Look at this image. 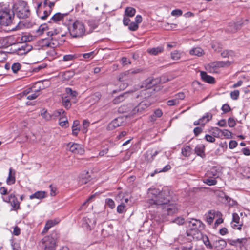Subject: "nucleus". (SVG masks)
I'll list each match as a JSON object with an SVG mask.
<instances>
[{"mask_svg": "<svg viewBox=\"0 0 250 250\" xmlns=\"http://www.w3.org/2000/svg\"><path fill=\"white\" fill-rule=\"evenodd\" d=\"M147 194L148 203L161 208L163 215H171L178 212L179 206L172 200L169 189H164L161 191L156 188H150Z\"/></svg>", "mask_w": 250, "mask_h": 250, "instance_id": "obj_1", "label": "nucleus"}, {"mask_svg": "<svg viewBox=\"0 0 250 250\" xmlns=\"http://www.w3.org/2000/svg\"><path fill=\"white\" fill-rule=\"evenodd\" d=\"M153 82V79L150 78L147 79L145 81L144 83L145 86H142V87H145L146 89L141 91L140 96L144 97L145 99L140 102L132 110L128 109L125 111L126 112L130 111L132 115L136 113H141L150 105L151 103L146 99V98L149 97L151 95V88L154 84Z\"/></svg>", "mask_w": 250, "mask_h": 250, "instance_id": "obj_2", "label": "nucleus"}, {"mask_svg": "<svg viewBox=\"0 0 250 250\" xmlns=\"http://www.w3.org/2000/svg\"><path fill=\"white\" fill-rule=\"evenodd\" d=\"M188 230L186 233L187 238L186 240H182L183 236H179L178 241L180 243H185L187 242H191L192 239H194L195 234L197 233H201V230L204 229V225L199 220L192 219L188 222Z\"/></svg>", "mask_w": 250, "mask_h": 250, "instance_id": "obj_3", "label": "nucleus"}, {"mask_svg": "<svg viewBox=\"0 0 250 250\" xmlns=\"http://www.w3.org/2000/svg\"><path fill=\"white\" fill-rule=\"evenodd\" d=\"M15 15L13 11L4 6L0 9V25L3 26L11 25L13 23Z\"/></svg>", "mask_w": 250, "mask_h": 250, "instance_id": "obj_4", "label": "nucleus"}, {"mask_svg": "<svg viewBox=\"0 0 250 250\" xmlns=\"http://www.w3.org/2000/svg\"><path fill=\"white\" fill-rule=\"evenodd\" d=\"M69 32L73 38L82 37L85 35V27L81 21H77L69 27Z\"/></svg>", "mask_w": 250, "mask_h": 250, "instance_id": "obj_5", "label": "nucleus"}, {"mask_svg": "<svg viewBox=\"0 0 250 250\" xmlns=\"http://www.w3.org/2000/svg\"><path fill=\"white\" fill-rule=\"evenodd\" d=\"M57 235L52 233L50 235L44 237L42 240V247L45 250H55L57 247Z\"/></svg>", "mask_w": 250, "mask_h": 250, "instance_id": "obj_6", "label": "nucleus"}, {"mask_svg": "<svg viewBox=\"0 0 250 250\" xmlns=\"http://www.w3.org/2000/svg\"><path fill=\"white\" fill-rule=\"evenodd\" d=\"M33 4L36 8L38 16L42 20L45 19L51 12L50 7L42 5V2L39 0H34Z\"/></svg>", "mask_w": 250, "mask_h": 250, "instance_id": "obj_7", "label": "nucleus"}, {"mask_svg": "<svg viewBox=\"0 0 250 250\" xmlns=\"http://www.w3.org/2000/svg\"><path fill=\"white\" fill-rule=\"evenodd\" d=\"M231 61H217L210 62L206 66V69L210 73H216L220 68L228 67L232 63Z\"/></svg>", "mask_w": 250, "mask_h": 250, "instance_id": "obj_8", "label": "nucleus"}, {"mask_svg": "<svg viewBox=\"0 0 250 250\" xmlns=\"http://www.w3.org/2000/svg\"><path fill=\"white\" fill-rule=\"evenodd\" d=\"M66 95H63L62 97V101L63 105L66 109H69L71 106V100L76 97L78 94L76 91H73L70 88H66L65 89Z\"/></svg>", "mask_w": 250, "mask_h": 250, "instance_id": "obj_9", "label": "nucleus"}, {"mask_svg": "<svg viewBox=\"0 0 250 250\" xmlns=\"http://www.w3.org/2000/svg\"><path fill=\"white\" fill-rule=\"evenodd\" d=\"M18 15L21 18L28 17L30 14L29 7L26 2L22 1L18 4L17 8Z\"/></svg>", "mask_w": 250, "mask_h": 250, "instance_id": "obj_10", "label": "nucleus"}, {"mask_svg": "<svg viewBox=\"0 0 250 250\" xmlns=\"http://www.w3.org/2000/svg\"><path fill=\"white\" fill-rule=\"evenodd\" d=\"M3 200L10 204L12 207L11 210L17 211L20 209V202L14 194H11L7 198H3Z\"/></svg>", "mask_w": 250, "mask_h": 250, "instance_id": "obj_11", "label": "nucleus"}, {"mask_svg": "<svg viewBox=\"0 0 250 250\" xmlns=\"http://www.w3.org/2000/svg\"><path fill=\"white\" fill-rule=\"evenodd\" d=\"M142 70L140 68H134L121 73L119 77V80L121 82L128 80L131 78V76L141 72Z\"/></svg>", "mask_w": 250, "mask_h": 250, "instance_id": "obj_12", "label": "nucleus"}, {"mask_svg": "<svg viewBox=\"0 0 250 250\" xmlns=\"http://www.w3.org/2000/svg\"><path fill=\"white\" fill-rule=\"evenodd\" d=\"M67 146L69 148L70 151L74 154L82 155L84 152L83 146L77 143H69L68 144Z\"/></svg>", "mask_w": 250, "mask_h": 250, "instance_id": "obj_13", "label": "nucleus"}, {"mask_svg": "<svg viewBox=\"0 0 250 250\" xmlns=\"http://www.w3.org/2000/svg\"><path fill=\"white\" fill-rule=\"evenodd\" d=\"M222 168L219 166H213L206 173L207 177L217 178L219 177Z\"/></svg>", "mask_w": 250, "mask_h": 250, "instance_id": "obj_14", "label": "nucleus"}, {"mask_svg": "<svg viewBox=\"0 0 250 250\" xmlns=\"http://www.w3.org/2000/svg\"><path fill=\"white\" fill-rule=\"evenodd\" d=\"M96 224V220L94 218L84 217L83 219V226L88 230H91Z\"/></svg>", "mask_w": 250, "mask_h": 250, "instance_id": "obj_15", "label": "nucleus"}, {"mask_svg": "<svg viewBox=\"0 0 250 250\" xmlns=\"http://www.w3.org/2000/svg\"><path fill=\"white\" fill-rule=\"evenodd\" d=\"M194 239H202L205 246L209 249H213L212 245L210 243L208 238L206 235H203L201 233H197L195 234Z\"/></svg>", "mask_w": 250, "mask_h": 250, "instance_id": "obj_16", "label": "nucleus"}, {"mask_svg": "<svg viewBox=\"0 0 250 250\" xmlns=\"http://www.w3.org/2000/svg\"><path fill=\"white\" fill-rule=\"evenodd\" d=\"M221 215V213L219 211L214 210H210L206 215L207 222L210 225L213 222L215 216L220 217Z\"/></svg>", "mask_w": 250, "mask_h": 250, "instance_id": "obj_17", "label": "nucleus"}, {"mask_svg": "<svg viewBox=\"0 0 250 250\" xmlns=\"http://www.w3.org/2000/svg\"><path fill=\"white\" fill-rule=\"evenodd\" d=\"M231 226L235 229H241L242 224L240 222V217L238 214L236 213L232 214Z\"/></svg>", "mask_w": 250, "mask_h": 250, "instance_id": "obj_18", "label": "nucleus"}, {"mask_svg": "<svg viewBox=\"0 0 250 250\" xmlns=\"http://www.w3.org/2000/svg\"><path fill=\"white\" fill-rule=\"evenodd\" d=\"M16 171L12 168H10L9 169L8 176L6 179V183L11 185L14 184L15 183L16 178Z\"/></svg>", "mask_w": 250, "mask_h": 250, "instance_id": "obj_19", "label": "nucleus"}, {"mask_svg": "<svg viewBox=\"0 0 250 250\" xmlns=\"http://www.w3.org/2000/svg\"><path fill=\"white\" fill-rule=\"evenodd\" d=\"M200 76L202 80L204 82L210 84H213L215 83V79L213 77L208 75L206 72L201 71Z\"/></svg>", "mask_w": 250, "mask_h": 250, "instance_id": "obj_20", "label": "nucleus"}, {"mask_svg": "<svg viewBox=\"0 0 250 250\" xmlns=\"http://www.w3.org/2000/svg\"><path fill=\"white\" fill-rule=\"evenodd\" d=\"M247 242V239L246 238L237 239L232 240L230 242L231 245L241 248L245 246Z\"/></svg>", "mask_w": 250, "mask_h": 250, "instance_id": "obj_21", "label": "nucleus"}, {"mask_svg": "<svg viewBox=\"0 0 250 250\" xmlns=\"http://www.w3.org/2000/svg\"><path fill=\"white\" fill-rule=\"evenodd\" d=\"M227 245L226 242L223 239H219L214 242L213 244V248L217 250L223 249Z\"/></svg>", "mask_w": 250, "mask_h": 250, "instance_id": "obj_22", "label": "nucleus"}, {"mask_svg": "<svg viewBox=\"0 0 250 250\" xmlns=\"http://www.w3.org/2000/svg\"><path fill=\"white\" fill-rule=\"evenodd\" d=\"M120 118H116L111 121L107 125V129L108 130H112L116 127L121 125V122L119 121L121 120Z\"/></svg>", "mask_w": 250, "mask_h": 250, "instance_id": "obj_23", "label": "nucleus"}, {"mask_svg": "<svg viewBox=\"0 0 250 250\" xmlns=\"http://www.w3.org/2000/svg\"><path fill=\"white\" fill-rule=\"evenodd\" d=\"M205 146L203 144H199L196 146L195 148V152L199 156L202 158L205 157V154L204 152Z\"/></svg>", "mask_w": 250, "mask_h": 250, "instance_id": "obj_24", "label": "nucleus"}, {"mask_svg": "<svg viewBox=\"0 0 250 250\" xmlns=\"http://www.w3.org/2000/svg\"><path fill=\"white\" fill-rule=\"evenodd\" d=\"M164 47L163 46H159L156 47L149 48L147 49V52L152 55H157L164 51Z\"/></svg>", "mask_w": 250, "mask_h": 250, "instance_id": "obj_25", "label": "nucleus"}, {"mask_svg": "<svg viewBox=\"0 0 250 250\" xmlns=\"http://www.w3.org/2000/svg\"><path fill=\"white\" fill-rule=\"evenodd\" d=\"M31 49L32 46L31 45L24 44L18 49V54L19 55L25 54L30 51Z\"/></svg>", "mask_w": 250, "mask_h": 250, "instance_id": "obj_26", "label": "nucleus"}, {"mask_svg": "<svg viewBox=\"0 0 250 250\" xmlns=\"http://www.w3.org/2000/svg\"><path fill=\"white\" fill-rule=\"evenodd\" d=\"M58 45V43L56 41H54L53 38L51 40H45L43 41V46L55 48Z\"/></svg>", "mask_w": 250, "mask_h": 250, "instance_id": "obj_27", "label": "nucleus"}, {"mask_svg": "<svg viewBox=\"0 0 250 250\" xmlns=\"http://www.w3.org/2000/svg\"><path fill=\"white\" fill-rule=\"evenodd\" d=\"M46 197V193L44 191H38L29 196L30 199L36 198L42 199Z\"/></svg>", "mask_w": 250, "mask_h": 250, "instance_id": "obj_28", "label": "nucleus"}, {"mask_svg": "<svg viewBox=\"0 0 250 250\" xmlns=\"http://www.w3.org/2000/svg\"><path fill=\"white\" fill-rule=\"evenodd\" d=\"M189 53L191 55L201 56L204 53V50L200 47H194L190 50Z\"/></svg>", "mask_w": 250, "mask_h": 250, "instance_id": "obj_29", "label": "nucleus"}, {"mask_svg": "<svg viewBox=\"0 0 250 250\" xmlns=\"http://www.w3.org/2000/svg\"><path fill=\"white\" fill-rule=\"evenodd\" d=\"M129 92H125L121 94L114 99L113 103L114 104H118L121 102L123 101L127 97Z\"/></svg>", "mask_w": 250, "mask_h": 250, "instance_id": "obj_30", "label": "nucleus"}, {"mask_svg": "<svg viewBox=\"0 0 250 250\" xmlns=\"http://www.w3.org/2000/svg\"><path fill=\"white\" fill-rule=\"evenodd\" d=\"M67 16L66 14H61L60 13H57L54 14L51 18V20L55 22H58L62 20Z\"/></svg>", "mask_w": 250, "mask_h": 250, "instance_id": "obj_31", "label": "nucleus"}, {"mask_svg": "<svg viewBox=\"0 0 250 250\" xmlns=\"http://www.w3.org/2000/svg\"><path fill=\"white\" fill-rule=\"evenodd\" d=\"M212 117V115L210 113H207L204 116L199 119L201 122V125H204L209 122Z\"/></svg>", "mask_w": 250, "mask_h": 250, "instance_id": "obj_32", "label": "nucleus"}, {"mask_svg": "<svg viewBox=\"0 0 250 250\" xmlns=\"http://www.w3.org/2000/svg\"><path fill=\"white\" fill-rule=\"evenodd\" d=\"M79 122L78 120H75L73 122V125L72 126V134L74 136H77L80 131L79 127Z\"/></svg>", "mask_w": 250, "mask_h": 250, "instance_id": "obj_33", "label": "nucleus"}, {"mask_svg": "<svg viewBox=\"0 0 250 250\" xmlns=\"http://www.w3.org/2000/svg\"><path fill=\"white\" fill-rule=\"evenodd\" d=\"M57 222L55 220H48L46 222L42 232H46L50 228L54 226Z\"/></svg>", "mask_w": 250, "mask_h": 250, "instance_id": "obj_34", "label": "nucleus"}, {"mask_svg": "<svg viewBox=\"0 0 250 250\" xmlns=\"http://www.w3.org/2000/svg\"><path fill=\"white\" fill-rule=\"evenodd\" d=\"M171 169V166L169 165H167L165 166L163 169H156L153 173L151 174V176L153 177L156 173H160V172H165L167 171L168 170Z\"/></svg>", "mask_w": 250, "mask_h": 250, "instance_id": "obj_35", "label": "nucleus"}, {"mask_svg": "<svg viewBox=\"0 0 250 250\" xmlns=\"http://www.w3.org/2000/svg\"><path fill=\"white\" fill-rule=\"evenodd\" d=\"M136 13V10L132 7H127L125 12V16L128 17H133Z\"/></svg>", "mask_w": 250, "mask_h": 250, "instance_id": "obj_36", "label": "nucleus"}, {"mask_svg": "<svg viewBox=\"0 0 250 250\" xmlns=\"http://www.w3.org/2000/svg\"><path fill=\"white\" fill-rule=\"evenodd\" d=\"M182 53L178 50H174L171 53V58L173 60H178L180 59Z\"/></svg>", "mask_w": 250, "mask_h": 250, "instance_id": "obj_37", "label": "nucleus"}, {"mask_svg": "<svg viewBox=\"0 0 250 250\" xmlns=\"http://www.w3.org/2000/svg\"><path fill=\"white\" fill-rule=\"evenodd\" d=\"M191 152V148L189 146H187L182 149L181 152L184 156L188 157L190 155Z\"/></svg>", "mask_w": 250, "mask_h": 250, "instance_id": "obj_38", "label": "nucleus"}, {"mask_svg": "<svg viewBox=\"0 0 250 250\" xmlns=\"http://www.w3.org/2000/svg\"><path fill=\"white\" fill-rule=\"evenodd\" d=\"M221 55L223 58L232 57L234 56V53L231 50H226L221 52Z\"/></svg>", "mask_w": 250, "mask_h": 250, "instance_id": "obj_39", "label": "nucleus"}, {"mask_svg": "<svg viewBox=\"0 0 250 250\" xmlns=\"http://www.w3.org/2000/svg\"><path fill=\"white\" fill-rule=\"evenodd\" d=\"M212 178H206L203 180V182L208 186H213L217 184V181L215 180L216 178L211 179Z\"/></svg>", "mask_w": 250, "mask_h": 250, "instance_id": "obj_40", "label": "nucleus"}, {"mask_svg": "<svg viewBox=\"0 0 250 250\" xmlns=\"http://www.w3.org/2000/svg\"><path fill=\"white\" fill-rule=\"evenodd\" d=\"M241 173L243 176L247 178H250V168L249 167H243L242 168Z\"/></svg>", "mask_w": 250, "mask_h": 250, "instance_id": "obj_41", "label": "nucleus"}, {"mask_svg": "<svg viewBox=\"0 0 250 250\" xmlns=\"http://www.w3.org/2000/svg\"><path fill=\"white\" fill-rule=\"evenodd\" d=\"M59 123L62 127H66L68 126V122L66 116L60 117Z\"/></svg>", "mask_w": 250, "mask_h": 250, "instance_id": "obj_42", "label": "nucleus"}, {"mask_svg": "<svg viewBox=\"0 0 250 250\" xmlns=\"http://www.w3.org/2000/svg\"><path fill=\"white\" fill-rule=\"evenodd\" d=\"M89 124H90V123L88 120H84L83 121L82 131L83 133H85L87 132V128L89 126Z\"/></svg>", "mask_w": 250, "mask_h": 250, "instance_id": "obj_43", "label": "nucleus"}, {"mask_svg": "<svg viewBox=\"0 0 250 250\" xmlns=\"http://www.w3.org/2000/svg\"><path fill=\"white\" fill-rule=\"evenodd\" d=\"M221 137L224 136L227 138H231L232 137V133L227 129H223L221 131Z\"/></svg>", "mask_w": 250, "mask_h": 250, "instance_id": "obj_44", "label": "nucleus"}, {"mask_svg": "<svg viewBox=\"0 0 250 250\" xmlns=\"http://www.w3.org/2000/svg\"><path fill=\"white\" fill-rule=\"evenodd\" d=\"M48 30V26L47 24H44L41 25L38 29L37 30V32L39 34H42L44 33V31H46Z\"/></svg>", "mask_w": 250, "mask_h": 250, "instance_id": "obj_45", "label": "nucleus"}, {"mask_svg": "<svg viewBox=\"0 0 250 250\" xmlns=\"http://www.w3.org/2000/svg\"><path fill=\"white\" fill-rule=\"evenodd\" d=\"M21 65L19 63H14L11 66L12 71L14 73H16L21 68Z\"/></svg>", "mask_w": 250, "mask_h": 250, "instance_id": "obj_46", "label": "nucleus"}, {"mask_svg": "<svg viewBox=\"0 0 250 250\" xmlns=\"http://www.w3.org/2000/svg\"><path fill=\"white\" fill-rule=\"evenodd\" d=\"M53 115L57 117H64L65 116V111L63 109H59L54 112Z\"/></svg>", "mask_w": 250, "mask_h": 250, "instance_id": "obj_47", "label": "nucleus"}, {"mask_svg": "<svg viewBox=\"0 0 250 250\" xmlns=\"http://www.w3.org/2000/svg\"><path fill=\"white\" fill-rule=\"evenodd\" d=\"M213 134L214 137L220 138L221 137V131L222 130L218 127H214L213 129Z\"/></svg>", "mask_w": 250, "mask_h": 250, "instance_id": "obj_48", "label": "nucleus"}, {"mask_svg": "<svg viewBox=\"0 0 250 250\" xmlns=\"http://www.w3.org/2000/svg\"><path fill=\"white\" fill-rule=\"evenodd\" d=\"M42 116L46 120L49 121L51 119V116L46 110H42L41 112Z\"/></svg>", "mask_w": 250, "mask_h": 250, "instance_id": "obj_49", "label": "nucleus"}, {"mask_svg": "<svg viewBox=\"0 0 250 250\" xmlns=\"http://www.w3.org/2000/svg\"><path fill=\"white\" fill-rule=\"evenodd\" d=\"M40 95V91L36 90L35 93H32L30 95H28L27 96V99L28 100H34L39 95Z\"/></svg>", "mask_w": 250, "mask_h": 250, "instance_id": "obj_50", "label": "nucleus"}, {"mask_svg": "<svg viewBox=\"0 0 250 250\" xmlns=\"http://www.w3.org/2000/svg\"><path fill=\"white\" fill-rule=\"evenodd\" d=\"M105 203L106 205L112 209L114 208L115 207L114 201L111 199L108 198L106 199Z\"/></svg>", "mask_w": 250, "mask_h": 250, "instance_id": "obj_51", "label": "nucleus"}, {"mask_svg": "<svg viewBox=\"0 0 250 250\" xmlns=\"http://www.w3.org/2000/svg\"><path fill=\"white\" fill-rule=\"evenodd\" d=\"M125 203L121 202L117 207V211L119 213H123L125 211Z\"/></svg>", "mask_w": 250, "mask_h": 250, "instance_id": "obj_52", "label": "nucleus"}, {"mask_svg": "<svg viewBox=\"0 0 250 250\" xmlns=\"http://www.w3.org/2000/svg\"><path fill=\"white\" fill-rule=\"evenodd\" d=\"M179 104L178 100L174 97V99L167 101V104L169 106H174Z\"/></svg>", "mask_w": 250, "mask_h": 250, "instance_id": "obj_53", "label": "nucleus"}, {"mask_svg": "<svg viewBox=\"0 0 250 250\" xmlns=\"http://www.w3.org/2000/svg\"><path fill=\"white\" fill-rule=\"evenodd\" d=\"M239 96V91L238 90H234L230 93V97L233 100H237Z\"/></svg>", "mask_w": 250, "mask_h": 250, "instance_id": "obj_54", "label": "nucleus"}, {"mask_svg": "<svg viewBox=\"0 0 250 250\" xmlns=\"http://www.w3.org/2000/svg\"><path fill=\"white\" fill-rule=\"evenodd\" d=\"M128 28L131 31H136L138 28V25L136 22H132L129 25Z\"/></svg>", "mask_w": 250, "mask_h": 250, "instance_id": "obj_55", "label": "nucleus"}, {"mask_svg": "<svg viewBox=\"0 0 250 250\" xmlns=\"http://www.w3.org/2000/svg\"><path fill=\"white\" fill-rule=\"evenodd\" d=\"M125 198V194L122 192H120L116 197L115 200L118 202H123L122 200Z\"/></svg>", "mask_w": 250, "mask_h": 250, "instance_id": "obj_56", "label": "nucleus"}, {"mask_svg": "<svg viewBox=\"0 0 250 250\" xmlns=\"http://www.w3.org/2000/svg\"><path fill=\"white\" fill-rule=\"evenodd\" d=\"M75 58V56L72 54L65 55L63 57V60L64 61H70L74 60Z\"/></svg>", "mask_w": 250, "mask_h": 250, "instance_id": "obj_57", "label": "nucleus"}, {"mask_svg": "<svg viewBox=\"0 0 250 250\" xmlns=\"http://www.w3.org/2000/svg\"><path fill=\"white\" fill-rule=\"evenodd\" d=\"M185 94L183 92H179L175 95L176 99L178 100L180 102V100H183L185 98Z\"/></svg>", "mask_w": 250, "mask_h": 250, "instance_id": "obj_58", "label": "nucleus"}, {"mask_svg": "<svg viewBox=\"0 0 250 250\" xmlns=\"http://www.w3.org/2000/svg\"><path fill=\"white\" fill-rule=\"evenodd\" d=\"M121 63L123 65L130 64L131 62L126 57H123L121 59Z\"/></svg>", "mask_w": 250, "mask_h": 250, "instance_id": "obj_59", "label": "nucleus"}, {"mask_svg": "<svg viewBox=\"0 0 250 250\" xmlns=\"http://www.w3.org/2000/svg\"><path fill=\"white\" fill-rule=\"evenodd\" d=\"M237 142L234 140H231L229 142V147L230 149H233L237 146Z\"/></svg>", "mask_w": 250, "mask_h": 250, "instance_id": "obj_60", "label": "nucleus"}, {"mask_svg": "<svg viewBox=\"0 0 250 250\" xmlns=\"http://www.w3.org/2000/svg\"><path fill=\"white\" fill-rule=\"evenodd\" d=\"M228 125L229 127H234L236 125V122L233 118H229L228 119Z\"/></svg>", "mask_w": 250, "mask_h": 250, "instance_id": "obj_61", "label": "nucleus"}, {"mask_svg": "<svg viewBox=\"0 0 250 250\" xmlns=\"http://www.w3.org/2000/svg\"><path fill=\"white\" fill-rule=\"evenodd\" d=\"M171 14L172 16H179L182 15V11L180 9H175L172 11Z\"/></svg>", "mask_w": 250, "mask_h": 250, "instance_id": "obj_62", "label": "nucleus"}, {"mask_svg": "<svg viewBox=\"0 0 250 250\" xmlns=\"http://www.w3.org/2000/svg\"><path fill=\"white\" fill-rule=\"evenodd\" d=\"M222 110L224 113H226L229 112L231 108L230 106L227 104H224L222 107Z\"/></svg>", "mask_w": 250, "mask_h": 250, "instance_id": "obj_63", "label": "nucleus"}, {"mask_svg": "<svg viewBox=\"0 0 250 250\" xmlns=\"http://www.w3.org/2000/svg\"><path fill=\"white\" fill-rule=\"evenodd\" d=\"M205 139L207 141L210 143H213L215 141V139L213 137L208 134L205 136Z\"/></svg>", "mask_w": 250, "mask_h": 250, "instance_id": "obj_64", "label": "nucleus"}]
</instances>
